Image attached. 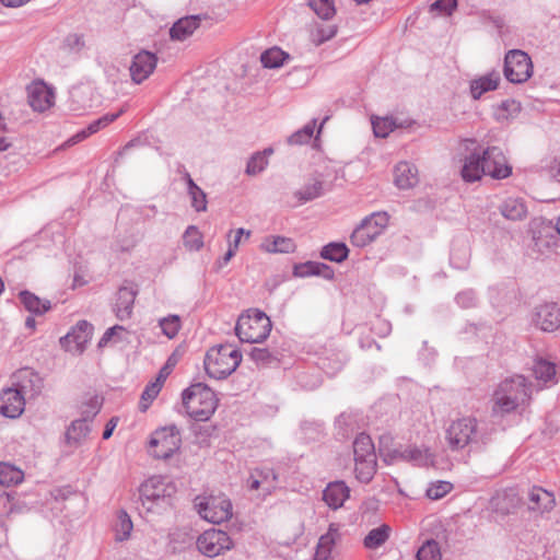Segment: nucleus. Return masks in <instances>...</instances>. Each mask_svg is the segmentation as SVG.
<instances>
[{
    "label": "nucleus",
    "instance_id": "nucleus-29",
    "mask_svg": "<svg viewBox=\"0 0 560 560\" xmlns=\"http://www.w3.org/2000/svg\"><path fill=\"white\" fill-rule=\"evenodd\" d=\"M184 179L187 184V194L190 197L191 207L197 212L206 211L208 205L206 192L194 182L188 172H185Z\"/></svg>",
    "mask_w": 560,
    "mask_h": 560
},
{
    "label": "nucleus",
    "instance_id": "nucleus-27",
    "mask_svg": "<svg viewBox=\"0 0 560 560\" xmlns=\"http://www.w3.org/2000/svg\"><path fill=\"white\" fill-rule=\"evenodd\" d=\"M260 249L272 254H289L295 250V243L290 237L267 236L262 240Z\"/></svg>",
    "mask_w": 560,
    "mask_h": 560
},
{
    "label": "nucleus",
    "instance_id": "nucleus-19",
    "mask_svg": "<svg viewBox=\"0 0 560 560\" xmlns=\"http://www.w3.org/2000/svg\"><path fill=\"white\" fill-rule=\"evenodd\" d=\"M521 503L522 500L514 489L499 491L490 499L491 510L502 516L514 513Z\"/></svg>",
    "mask_w": 560,
    "mask_h": 560
},
{
    "label": "nucleus",
    "instance_id": "nucleus-10",
    "mask_svg": "<svg viewBox=\"0 0 560 560\" xmlns=\"http://www.w3.org/2000/svg\"><path fill=\"white\" fill-rule=\"evenodd\" d=\"M503 72L511 83L526 82L533 74L530 57L521 49L509 50L504 58Z\"/></svg>",
    "mask_w": 560,
    "mask_h": 560
},
{
    "label": "nucleus",
    "instance_id": "nucleus-52",
    "mask_svg": "<svg viewBox=\"0 0 560 560\" xmlns=\"http://www.w3.org/2000/svg\"><path fill=\"white\" fill-rule=\"evenodd\" d=\"M268 164L267 158L260 152H256L247 162L246 174L257 175L265 170Z\"/></svg>",
    "mask_w": 560,
    "mask_h": 560
},
{
    "label": "nucleus",
    "instance_id": "nucleus-23",
    "mask_svg": "<svg viewBox=\"0 0 560 560\" xmlns=\"http://www.w3.org/2000/svg\"><path fill=\"white\" fill-rule=\"evenodd\" d=\"M200 21V15H189L177 20L170 30L171 39L178 42L187 39L199 27Z\"/></svg>",
    "mask_w": 560,
    "mask_h": 560
},
{
    "label": "nucleus",
    "instance_id": "nucleus-59",
    "mask_svg": "<svg viewBox=\"0 0 560 560\" xmlns=\"http://www.w3.org/2000/svg\"><path fill=\"white\" fill-rule=\"evenodd\" d=\"M177 362H178V358H177L176 353H172L168 357L165 364L159 371L156 380H160V382H162L164 384V382L166 381L168 375L172 373V371L175 368V365L177 364Z\"/></svg>",
    "mask_w": 560,
    "mask_h": 560
},
{
    "label": "nucleus",
    "instance_id": "nucleus-56",
    "mask_svg": "<svg viewBox=\"0 0 560 560\" xmlns=\"http://www.w3.org/2000/svg\"><path fill=\"white\" fill-rule=\"evenodd\" d=\"M457 7V0H436L430 5V12L438 11L444 15H451Z\"/></svg>",
    "mask_w": 560,
    "mask_h": 560
},
{
    "label": "nucleus",
    "instance_id": "nucleus-42",
    "mask_svg": "<svg viewBox=\"0 0 560 560\" xmlns=\"http://www.w3.org/2000/svg\"><path fill=\"white\" fill-rule=\"evenodd\" d=\"M308 5L323 20H329L336 13L332 0H310Z\"/></svg>",
    "mask_w": 560,
    "mask_h": 560
},
{
    "label": "nucleus",
    "instance_id": "nucleus-30",
    "mask_svg": "<svg viewBox=\"0 0 560 560\" xmlns=\"http://www.w3.org/2000/svg\"><path fill=\"white\" fill-rule=\"evenodd\" d=\"M500 213L508 220H522L526 217L527 208L520 198H506L500 206Z\"/></svg>",
    "mask_w": 560,
    "mask_h": 560
},
{
    "label": "nucleus",
    "instance_id": "nucleus-55",
    "mask_svg": "<svg viewBox=\"0 0 560 560\" xmlns=\"http://www.w3.org/2000/svg\"><path fill=\"white\" fill-rule=\"evenodd\" d=\"M272 477V480H276V475L272 471L264 472L261 470H255L248 477L246 483L249 490H258L260 486L269 478Z\"/></svg>",
    "mask_w": 560,
    "mask_h": 560
},
{
    "label": "nucleus",
    "instance_id": "nucleus-43",
    "mask_svg": "<svg viewBox=\"0 0 560 560\" xmlns=\"http://www.w3.org/2000/svg\"><path fill=\"white\" fill-rule=\"evenodd\" d=\"M533 371L537 380L548 382L556 375V365L547 360L539 359L535 362Z\"/></svg>",
    "mask_w": 560,
    "mask_h": 560
},
{
    "label": "nucleus",
    "instance_id": "nucleus-6",
    "mask_svg": "<svg viewBox=\"0 0 560 560\" xmlns=\"http://www.w3.org/2000/svg\"><path fill=\"white\" fill-rule=\"evenodd\" d=\"M174 492V485L162 476L149 478L139 489L141 503L148 512H151L154 505L166 503Z\"/></svg>",
    "mask_w": 560,
    "mask_h": 560
},
{
    "label": "nucleus",
    "instance_id": "nucleus-53",
    "mask_svg": "<svg viewBox=\"0 0 560 560\" xmlns=\"http://www.w3.org/2000/svg\"><path fill=\"white\" fill-rule=\"evenodd\" d=\"M124 113V108H121L118 113H115V114H106L104 116H102L101 118L92 121L86 128H88V133H95L97 132L98 130L105 128L106 126H108L110 122H113L114 120H116L121 114Z\"/></svg>",
    "mask_w": 560,
    "mask_h": 560
},
{
    "label": "nucleus",
    "instance_id": "nucleus-47",
    "mask_svg": "<svg viewBox=\"0 0 560 560\" xmlns=\"http://www.w3.org/2000/svg\"><path fill=\"white\" fill-rule=\"evenodd\" d=\"M521 112V104L515 100L503 101L495 113L498 120H508L510 117H514Z\"/></svg>",
    "mask_w": 560,
    "mask_h": 560
},
{
    "label": "nucleus",
    "instance_id": "nucleus-14",
    "mask_svg": "<svg viewBox=\"0 0 560 560\" xmlns=\"http://www.w3.org/2000/svg\"><path fill=\"white\" fill-rule=\"evenodd\" d=\"M12 387L21 392L26 398H34L42 390L43 380L33 369L23 368L13 374Z\"/></svg>",
    "mask_w": 560,
    "mask_h": 560
},
{
    "label": "nucleus",
    "instance_id": "nucleus-5",
    "mask_svg": "<svg viewBox=\"0 0 560 560\" xmlns=\"http://www.w3.org/2000/svg\"><path fill=\"white\" fill-rule=\"evenodd\" d=\"M271 320L261 311L249 310L242 314L235 326V334L242 342H262L270 334Z\"/></svg>",
    "mask_w": 560,
    "mask_h": 560
},
{
    "label": "nucleus",
    "instance_id": "nucleus-49",
    "mask_svg": "<svg viewBox=\"0 0 560 560\" xmlns=\"http://www.w3.org/2000/svg\"><path fill=\"white\" fill-rule=\"evenodd\" d=\"M374 135L380 138H386L395 128L396 124L392 118H376L372 120Z\"/></svg>",
    "mask_w": 560,
    "mask_h": 560
},
{
    "label": "nucleus",
    "instance_id": "nucleus-21",
    "mask_svg": "<svg viewBox=\"0 0 560 560\" xmlns=\"http://www.w3.org/2000/svg\"><path fill=\"white\" fill-rule=\"evenodd\" d=\"M528 501V510L541 514L552 510L556 503L553 494L540 487L532 488Z\"/></svg>",
    "mask_w": 560,
    "mask_h": 560
},
{
    "label": "nucleus",
    "instance_id": "nucleus-8",
    "mask_svg": "<svg viewBox=\"0 0 560 560\" xmlns=\"http://www.w3.org/2000/svg\"><path fill=\"white\" fill-rule=\"evenodd\" d=\"M388 219L386 212H374L364 218L350 235L351 244L357 247H365L371 244L384 232Z\"/></svg>",
    "mask_w": 560,
    "mask_h": 560
},
{
    "label": "nucleus",
    "instance_id": "nucleus-33",
    "mask_svg": "<svg viewBox=\"0 0 560 560\" xmlns=\"http://www.w3.org/2000/svg\"><path fill=\"white\" fill-rule=\"evenodd\" d=\"M392 528L387 524L371 529L364 537L363 545L366 549H377L383 546L390 536Z\"/></svg>",
    "mask_w": 560,
    "mask_h": 560
},
{
    "label": "nucleus",
    "instance_id": "nucleus-12",
    "mask_svg": "<svg viewBox=\"0 0 560 560\" xmlns=\"http://www.w3.org/2000/svg\"><path fill=\"white\" fill-rule=\"evenodd\" d=\"M196 503L198 513L206 521L220 524L232 516V503L225 498L202 499Z\"/></svg>",
    "mask_w": 560,
    "mask_h": 560
},
{
    "label": "nucleus",
    "instance_id": "nucleus-16",
    "mask_svg": "<svg viewBox=\"0 0 560 560\" xmlns=\"http://www.w3.org/2000/svg\"><path fill=\"white\" fill-rule=\"evenodd\" d=\"M26 397L13 387L5 388L0 394V413L15 419L22 415Z\"/></svg>",
    "mask_w": 560,
    "mask_h": 560
},
{
    "label": "nucleus",
    "instance_id": "nucleus-57",
    "mask_svg": "<svg viewBox=\"0 0 560 560\" xmlns=\"http://www.w3.org/2000/svg\"><path fill=\"white\" fill-rule=\"evenodd\" d=\"M249 357L255 363L260 365H267L273 360L271 352L266 348H254Z\"/></svg>",
    "mask_w": 560,
    "mask_h": 560
},
{
    "label": "nucleus",
    "instance_id": "nucleus-35",
    "mask_svg": "<svg viewBox=\"0 0 560 560\" xmlns=\"http://www.w3.org/2000/svg\"><path fill=\"white\" fill-rule=\"evenodd\" d=\"M354 459H363L368 457H376L372 439L365 434H359L353 442Z\"/></svg>",
    "mask_w": 560,
    "mask_h": 560
},
{
    "label": "nucleus",
    "instance_id": "nucleus-50",
    "mask_svg": "<svg viewBox=\"0 0 560 560\" xmlns=\"http://www.w3.org/2000/svg\"><path fill=\"white\" fill-rule=\"evenodd\" d=\"M118 520L119 523L116 529V539L118 541H124L129 538L133 526L129 515L124 511L119 513Z\"/></svg>",
    "mask_w": 560,
    "mask_h": 560
},
{
    "label": "nucleus",
    "instance_id": "nucleus-36",
    "mask_svg": "<svg viewBox=\"0 0 560 560\" xmlns=\"http://www.w3.org/2000/svg\"><path fill=\"white\" fill-rule=\"evenodd\" d=\"M90 432L91 427L86 419L75 420L67 430V441L68 443L79 444Z\"/></svg>",
    "mask_w": 560,
    "mask_h": 560
},
{
    "label": "nucleus",
    "instance_id": "nucleus-4",
    "mask_svg": "<svg viewBox=\"0 0 560 560\" xmlns=\"http://www.w3.org/2000/svg\"><path fill=\"white\" fill-rule=\"evenodd\" d=\"M242 353L231 345H220L209 349L205 357V370L209 377L223 380L240 365Z\"/></svg>",
    "mask_w": 560,
    "mask_h": 560
},
{
    "label": "nucleus",
    "instance_id": "nucleus-40",
    "mask_svg": "<svg viewBox=\"0 0 560 560\" xmlns=\"http://www.w3.org/2000/svg\"><path fill=\"white\" fill-rule=\"evenodd\" d=\"M163 383L160 382V380H154L153 382L149 383L144 390L142 392L140 402H139V409L144 412L148 410L152 401L158 397L159 393L161 392L163 387Z\"/></svg>",
    "mask_w": 560,
    "mask_h": 560
},
{
    "label": "nucleus",
    "instance_id": "nucleus-37",
    "mask_svg": "<svg viewBox=\"0 0 560 560\" xmlns=\"http://www.w3.org/2000/svg\"><path fill=\"white\" fill-rule=\"evenodd\" d=\"M93 326L86 320H80L72 331L65 337L66 340L75 342L78 346L85 345L92 335Z\"/></svg>",
    "mask_w": 560,
    "mask_h": 560
},
{
    "label": "nucleus",
    "instance_id": "nucleus-17",
    "mask_svg": "<svg viewBox=\"0 0 560 560\" xmlns=\"http://www.w3.org/2000/svg\"><path fill=\"white\" fill-rule=\"evenodd\" d=\"M534 324L544 331H555L560 327V307L556 303H546L536 308Z\"/></svg>",
    "mask_w": 560,
    "mask_h": 560
},
{
    "label": "nucleus",
    "instance_id": "nucleus-25",
    "mask_svg": "<svg viewBox=\"0 0 560 560\" xmlns=\"http://www.w3.org/2000/svg\"><path fill=\"white\" fill-rule=\"evenodd\" d=\"M338 537V526L331 523L327 533L319 537L314 560L328 559Z\"/></svg>",
    "mask_w": 560,
    "mask_h": 560
},
{
    "label": "nucleus",
    "instance_id": "nucleus-41",
    "mask_svg": "<svg viewBox=\"0 0 560 560\" xmlns=\"http://www.w3.org/2000/svg\"><path fill=\"white\" fill-rule=\"evenodd\" d=\"M289 56L278 47L267 49L260 56V61L265 68H278Z\"/></svg>",
    "mask_w": 560,
    "mask_h": 560
},
{
    "label": "nucleus",
    "instance_id": "nucleus-58",
    "mask_svg": "<svg viewBox=\"0 0 560 560\" xmlns=\"http://www.w3.org/2000/svg\"><path fill=\"white\" fill-rule=\"evenodd\" d=\"M457 304L463 308H469L476 306L477 299L472 290H465L456 295Z\"/></svg>",
    "mask_w": 560,
    "mask_h": 560
},
{
    "label": "nucleus",
    "instance_id": "nucleus-22",
    "mask_svg": "<svg viewBox=\"0 0 560 560\" xmlns=\"http://www.w3.org/2000/svg\"><path fill=\"white\" fill-rule=\"evenodd\" d=\"M350 495V489L343 481L328 483L323 492V500L332 510L341 508Z\"/></svg>",
    "mask_w": 560,
    "mask_h": 560
},
{
    "label": "nucleus",
    "instance_id": "nucleus-31",
    "mask_svg": "<svg viewBox=\"0 0 560 560\" xmlns=\"http://www.w3.org/2000/svg\"><path fill=\"white\" fill-rule=\"evenodd\" d=\"M323 192V180L314 178L312 182L305 184L302 188L296 190L293 196L296 198L299 205H303L320 197Z\"/></svg>",
    "mask_w": 560,
    "mask_h": 560
},
{
    "label": "nucleus",
    "instance_id": "nucleus-44",
    "mask_svg": "<svg viewBox=\"0 0 560 560\" xmlns=\"http://www.w3.org/2000/svg\"><path fill=\"white\" fill-rule=\"evenodd\" d=\"M417 560H441V550L438 541L427 540L417 552Z\"/></svg>",
    "mask_w": 560,
    "mask_h": 560
},
{
    "label": "nucleus",
    "instance_id": "nucleus-3",
    "mask_svg": "<svg viewBox=\"0 0 560 560\" xmlns=\"http://www.w3.org/2000/svg\"><path fill=\"white\" fill-rule=\"evenodd\" d=\"M183 404L191 418L206 421L215 411L218 398L208 385L196 383L183 392Z\"/></svg>",
    "mask_w": 560,
    "mask_h": 560
},
{
    "label": "nucleus",
    "instance_id": "nucleus-34",
    "mask_svg": "<svg viewBox=\"0 0 560 560\" xmlns=\"http://www.w3.org/2000/svg\"><path fill=\"white\" fill-rule=\"evenodd\" d=\"M354 472L359 481L370 482L376 472V457H368L363 459H354Z\"/></svg>",
    "mask_w": 560,
    "mask_h": 560
},
{
    "label": "nucleus",
    "instance_id": "nucleus-18",
    "mask_svg": "<svg viewBox=\"0 0 560 560\" xmlns=\"http://www.w3.org/2000/svg\"><path fill=\"white\" fill-rule=\"evenodd\" d=\"M138 290L135 285H121L116 293V302L113 307L117 319L126 320L132 315L133 304Z\"/></svg>",
    "mask_w": 560,
    "mask_h": 560
},
{
    "label": "nucleus",
    "instance_id": "nucleus-2",
    "mask_svg": "<svg viewBox=\"0 0 560 560\" xmlns=\"http://www.w3.org/2000/svg\"><path fill=\"white\" fill-rule=\"evenodd\" d=\"M533 384L524 375L515 374L502 380L491 395V412L497 417L525 409L532 400Z\"/></svg>",
    "mask_w": 560,
    "mask_h": 560
},
{
    "label": "nucleus",
    "instance_id": "nucleus-38",
    "mask_svg": "<svg viewBox=\"0 0 560 560\" xmlns=\"http://www.w3.org/2000/svg\"><path fill=\"white\" fill-rule=\"evenodd\" d=\"M349 249L345 243H329L323 247L320 256L324 259L342 262L348 258Z\"/></svg>",
    "mask_w": 560,
    "mask_h": 560
},
{
    "label": "nucleus",
    "instance_id": "nucleus-39",
    "mask_svg": "<svg viewBox=\"0 0 560 560\" xmlns=\"http://www.w3.org/2000/svg\"><path fill=\"white\" fill-rule=\"evenodd\" d=\"M22 470L9 464H0V485L10 487L23 481Z\"/></svg>",
    "mask_w": 560,
    "mask_h": 560
},
{
    "label": "nucleus",
    "instance_id": "nucleus-45",
    "mask_svg": "<svg viewBox=\"0 0 560 560\" xmlns=\"http://www.w3.org/2000/svg\"><path fill=\"white\" fill-rule=\"evenodd\" d=\"M316 126V119H312L308 124H306L303 128L295 131L288 139L290 144H305L308 143L313 137L314 128Z\"/></svg>",
    "mask_w": 560,
    "mask_h": 560
},
{
    "label": "nucleus",
    "instance_id": "nucleus-15",
    "mask_svg": "<svg viewBox=\"0 0 560 560\" xmlns=\"http://www.w3.org/2000/svg\"><path fill=\"white\" fill-rule=\"evenodd\" d=\"M158 63V58L153 52L141 50L138 52L129 68L131 79L135 83L140 84L147 80L154 71Z\"/></svg>",
    "mask_w": 560,
    "mask_h": 560
},
{
    "label": "nucleus",
    "instance_id": "nucleus-60",
    "mask_svg": "<svg viewBox=\"0 0 560 560\" xmlns=\"http://www.w3.org/2000/svg\"><path fill=\"white\" fill-rule=\"evenodd\" d=\"M122 331H125V328H124L122 326H120V325H115V326H113V327L108 328V329L104 332V335L102 336V338L100 339V341H98V347H100V348H103V347L107 346V343H108L113 338H115V337H116L117 339H119L118 334H119V332H122Z\"/></svg>",
    "mask_w": 560,
    "mask_h": 560
},
{
    "label": "nucleus",
    "instance_id": "nucleus-7",
    "mask_svg": "<svg viewBox=\"0 0 560 560\" xmlns=\"http://www.w3.org/2000/svg\"><path fill=\"white\" fill-rule=\"evenodd\" d=\"M476 418L464 417L453 421L446 430V441L452 451H459L478 442Z\"/></svg>",
    "mask_w": 560,
    "mask_h": 560
},
{
    "label": "nucleus",
    "instance_id": "nucleus-24",
    "mask_svg": "<svg viewBox=\"0 0 560 560\" xmlns=\"http://www.w3.org/2000/svg\"><path fill=\"white\" fill-rule=\"evenodd\" d=\"M501 78L499 72L492 71L470 82V94L474 100H479L482 94L494 91L499 86Z\"/></svg>",
    "mask_w": 560,
    "mask_h": 560
},
{
    "label": "nucleus",
    "instance_id": "nucleus-54",
    "mask_svg": "<svg viewBox=\"0 0 560 560\" xmlns=\"http://www.w3.org/2000/svg\"><path fill=\"white\" fill-rule=\"evenodd\" d=\"M336 33L337 27L335 25L317 26L316 30L312 33L313 42L316 45H320L326 40L331 39Z\"/></svg>",
    "mask_w": 560,
    "mask_h": 560
},
{
    "label": "nucleus",
    "instance_id": "nucleus-64",
    "mask_svg": "<svg viewBox=\"0 0 560 560\" xmlns=\"http://www.w3.org/2000/svg\"><path fill=\"white\" fill-rule=\"evenodd\" d=\"M236 254V249L232 247V243H229V249L222 257V259L219 261L220 267L226 265Z\"/></svg>",
    "mask_w": 560,
    "mask_h": 560
},
{
    "label": "nucleus",
    "instance_id": "nucleus-20",
    "mask_svg": "<svg viewBox=\"0 0 560 560\" xmlns=\"http://www.w3.org/2000/svg\"><path fill=\"white\" fill-rule=\"evenodd\" d=\"M28 103L34 110L44 112L54 104V93L44 83H34L28 89Z\"/></svg>",
    "mask_w": 560,
    "mask_h": 560
},
{
    "label": "nucleus",
    "instance_id": "nucleus-32",
    "mask_svg": "<svg viewBox=\"0 0 560 560\" xmlns=\"http://www.w3.org/2000/svg\"><path fill=\"white\" fill-rule=\"evenodd\" d=\"M294 273L299 277L323 276L326 279H330L334 276V271L329 266L315 261H307L295 266Z\"/></svg>",
    "mask_w": 560,
    "mask_h": 560
},
{
    "label": "nucleus",
    "instance_id": "nucleus-62",
    "mask_svg": "<svg viewBox=\"0 0 560 560\" xmlns=\"http://www.w3.org/2000/svg\"><path fill=\"white\" fill-rule=\"evenodd\" d=\"M91 133H88V128L85 129H82L81 131L77 132L75 135H73L68 141H67V144L68 145H72V144H77L79 143L80 141L86 139L88 137H90Z\"/></svg>",
    "mask_w": 560,
    "mask_h": 560
},
{
    "label": "nucleus",
    "instance_id": "nucleus-1",
    "mask_svg": "<svg viewBox=\"0 0 560 560\" xmlns=\"http://www.w3.org/2000/svg\"><path fill=\"white\" fill-rule=\"evenodd\" d=\"M463 148L460 175L465 182L480 180L483 175L503 179L512 174V167L500 148L482 149L475 139L464 140Z\"/></svg>",
    "mask_w": 560,
    "mask_h": 560
},
{
    "label": "nucleus",
    "instance_id": "nucleus-48",
    "mask_svg": "<svg viewBox=\"0 0 560 560\" xmlns=\"http://www.w3.org/2000/svg\"><path fill=\"white\" fill-rule=\"evenodd\" d=\"M159 325L162 332L170 339L174 338L180 329V318L177 315H170L161 318Z\"/></svg>",
    "mask_w": 560,
    "mask_h": 560
},
{
    "label": "nucleus",
    "instance_id": "nucleus-28",
    "mask_svg": "<svg viewBox=\"0 0 560 560\" xmlns=\"http://www.w3.org/2000/svg\"><path fill=\"white\" fill-rule=\"evenodd\" d=\"M19 299L24 308L33 315H43L51 307L49 300L40 299L26 290L19 293Z\"/></svg>",
    "mask_w": 560,
    "mask_h": 560
},
{
    "label": "nucleus",
    "instance_id": "nucleus-63",
    "mask_svg": "<svg viewBox=\"0 0 560 560\" xmlns=\"http://www.w3.org/2000/svg\"><path fill=\"white\" fill-rule=\"evenodd\" d=\"M117 421H118V420H117L116 418H112V419L107 422V424H106V427H105V430H104V432H103V439H104V440H107V439H109V438L112 436L113 431H114V429H115V428H116V425H117Z\"/></svg>",
    "mask_w": 560,
    "mask_h": 560
},
{
    "label": "nucleus",
    "instance_id": "nucleus-46",
    "mask_svg": "<svg viewBox=\"0 0 560 560\" xmlns=\"http://www.w3.org/2000/svg\"><path fill=\"white\" fill-rule=\"evenodd\" d=\"M183 242L189 250H199L203 246L202 234L195 225L187 228L183 235Z\"/></svg>",
    "mask_w": 560,
    "mask_h": 560
},
{
    "label": "nucleus",
    "instance_id": "nucleus-9",
    "mask_svg": "<svg viewBox=\"0 0 560 560\" xmlns=\"http://www.w3.org/2000/svg\"><path fill=\"white\" fill-rule=\"evenodd\" d=\"M180 434L175 425L156 430L150 440L149 452L160 459L170 458L180 446Z\"/></svg>",
    "mask_w": 560,
    "mask_h": 560
},
{
    "label": "nucleus",
    "instance_id": "nucleus-51",
    "mask_svg": "<svg viewBox=\"0 0 560 560\" xmlns=\"http://www.w3.org/2000/svg\"><path fill=\"white\" fill-rule=\"evenodd\" d=\"M453 489V485L448 481H438L427 489V497L431 500H440Z\"/></svg>",
    "mask_w": 560,
    "mask_h": 560
},
{
    "label": "nucleus",
    "instance_id": "nucleus-11",
    "mask_svg": "<svg viewBox=\"0 0 560 560\" xmlns=\"http://www.w3.org/2000/svg\"><path fill=\"white\" fill-rule=\"evenodd\" d=\"M196 544L198 550L209 558L217 557L233 547L228 533L214 528L202 533Z\"/></svg>",
    "mask_w": 560,
    "mask_h": 560
},
{
    "label": "nucleus",
    "instance_id": "nucleus-13",
    "mask_svg": "<svg viewBox=\"0 0 560 560\" xmlns=\"http://www.w3.org/2000/svg\"><path fill=\"white\" fill-rule=\"evenodd\" d=\"M386 462L397 460L412 463L416 466L427 467L433 464L434 454L425 446L408 445L404 450H394L386 454Z\"/></svg>",
    "mask_w": 560,
    "mask_h": 560
},
{
    "label": "nucleus",
    "instance_id": "nucleus-26",
    "mask_svg": "<svg viewBox=\"0 0 560 560\" xmlns=\"http://www.w3.org/2000/svg\"><path fill=\"white\" fill-rule=\"evenodd\" d=\"M418 182L417 168L408 162H400L395 167V184L400 189H408Z\"/></svg>",
    "mask_w": 560,
    "mask_h": 560
},
{
    "label": "nucleus",
    "instance_id": "nucleus-61",
    "mask_svg": "<svg viewBox=\"0 0 560 560\" xmlns=\"http://www.w3.org/2000/svg\"><path fill=\"white\" fill-rule=\"evenodd\" d=\"M243 235H246V237L250 236V231L245 230L243 228H240L235 231L234 240L230 241L229 243H232V247L237 250L241 238Z\"/></svg>",
    "mask_w": 560,
    "mask_h": 560
}]
</instances>
